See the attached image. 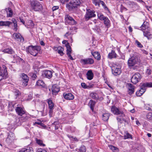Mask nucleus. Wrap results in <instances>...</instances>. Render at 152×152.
I'll list each match as a JSON object with an SVG mask.
<instances>
[{
	"label": "nucleus",
	"mask_w": 152,
	"mask_h": 152,
	"mask_svg": "<svg viewBox=\"0 0 152 152\" xmlns=\"http://www.w3.org/2000/svg\"><path fill=\"white\" fill-rule=\"evenodd\" d=\"M12 22L7 21H0V26H5L10 27V25L12 23L13 24L14 28H13L14 30L16 32L18 30V24L17 21L15 18H13L12 20Z\"/></svg>",
	"instance_id": "nucleus-1"
},
{
	"label": "nucleus",
	"mask_w": 152,
	"mask_h": 152,
	"mask_svg": "<svg viewBox=\"0 0 152 152\" xmlns=\"http://www.w3.org/2000/svg\"><path fill=\"white\" fill-rule=\"evenodd\" d=\"M40 47L39 46L31 45L27 47L26 51L35 56L38 52L40 50Z\"/></svg>",
	"instance_id": "nucleus-2"
},
{
	"label": "nucleus",
	"mask_w": 152,
	"mask_h": 152,
	"mask_svg": "<svg viewBox=\"0 0 152 152\" xmlns=\"http://www.w3.org/2000/svg\"><path fill=\"white\" fill-rule=\"evenodd\" d=\"M30 4L31 9L35 11H39L42 9V5L38 1H31Z\"/></svg>",
	"instance_id": "nucleus-3"
},
{
	"label": "nucleus",
	"mask_w": 152,
	"mask_h": 152,
	"mask_svg": "<svg viewBox=\"0 0 152 152\" xmlns=\"http://www.w3.org/2000/svg\"><path fill=\"white\" fill-rule=\"evenodd\" d=\"M140 60L139 58L136 56H133L129 58L128 61V65L130 66H132L136 64L139 63Z\"/></svg>",
	"instance_id": "nucleus-4"
},
{
	"label": "nucleus",
	"mask_w": 152,
	"mask_h": 152,
	"mask_svg": "<svg viewBox=\"0 0 152 152\" xmlns=\"http://www.w3.org/2000/svg\"><path fill=\"white\" fill-rule=\"evenodd\" d=\"M95 11L89 9H86V14L85 18L86 20H88L90 18L96 16Z\"/></svg>",
	"instance_id": "nucleus-5"
},
{
	"label": "nucleus",
	"mask_w": 152,
	"mask_h": 152,
	"mask_svg": "<svg viewBox=\"0 0 152 152\" xmlns=\"http://www.w3.org/2000/svg\"><path fill=\"white\" fill-rule=\"evenodd\" d=\"M111 111L115 115H120V116L122 117L124 116L123 112L120 109L115 106H113L112 107Z\"/></svg>",
	"instance_id": "nucleus-6"
},
{
	"label": "nucleus",
	"mask_w": 152,
	"mask_h": 152,
	"mask_svg": "<svg viewBox=\"0 0 152 152\" xmlns=\"http://www.w3.org/2000/svg\"><path fill=\"white\" fill-rule=\"evenodd\" d=\"M81 3L80 0H72L69 5L70 10H72L77 8Z\"/></svg>",
	"instance_id": "nucleus-7"
},
{
	"label": "nucleus",
	"mask_w": 152,
	"mask_h": 152,
	"mask_svg": "<svg viewBox=\"0 0 152 152\" xmlns=\"http://www.w3.org/2000/svg\"><path fill=\"white\" fill-rule=\"evenodd\" d=\"M7 73L6 66L3 65L2 67H0V76L3 79H6L7 77Z\"/></svg>",
	"instance_id": "nucleus-8"
},
{
	"label": "nucleus",
	"mask_w": 152,
	"mask_h": 152,
	"mask_svg": "<svg viewBox=\"0 0 152 152\" xmlns=\"http://www.w3.org/2000/svg\"><path fill=\"white\" fill-rule=\"evenodd\" d=\"M140 75L138 73H136L131 78V81L134 84L137 83L141 79Z\"/></svg>",
	"instance_id": "nucleus-9"
},
{
	"label": "nucleus",
	"mask_w": 152,
	"mask_h": 152,
	"mask_svg": "<svg viewBox=\"0 0 152 152\" xmlns=\"http://www.w3.org/2000/svg\"><path fill=\"white\" fill-rule=\"evenodd\" d=\"M65 19L66 23L71 25H74L76 23V22L74 19L69 15H65Z\"/></svg>",
	"instance_id": "nucleus-10"
},
{
	"label": "nucleus",
	"mask_w": 152,
	"mask_h": 152,
	"mask_svg": "<svg viewBox=\"0 0 152 152\" xmlns=\"http://www.w3.org/2000/svg\"><path fill=\"white\" fill-rule=\"evenodd\" d=\"M20 76L22 77L21 81L22 82L23 85V86H27L29 80L28 77L24 73L21 74Z\"/></svg>",
	"instance_id": "nucleus-11"
},
{
	"label": "nucleus",
	"mask_w": 152,
	"mask_h": 152,
	"mask_svg": "<svg viewBox=\"0 0 152 152\" xmlns=\"http://www.w3.org/2000/svg\"><path fill=\"white\" fill-rule=\"evenodd\" d=\"M17 113L19 116H22L26 113L25 110L23 107L18 106L15 109Z\"/></svg>",
	"instance_id": "nucleus-12"
},
{
	"label": "nucleus",
	"mask_w": 152,
	"mask_h": 152,
	"mask_svg": "<svg viewBox=\"0 0 152 152\" xmlns=\"http://www.w3.org/2000/svg\"><path fill=\"white\" fill-rule=\"evenodd\" d=\"M80 62L85 65L92 64L94 62L93 59L90 58H87L85 59H81Z\"/></svg>",
	"instance_id": "nucleus-13"
},
{
	"label": "nucleus",
	"mask_w": 152,
	"mask_h": 152,
	"mask_svg": "<svg viewBox=\"0 0 152 152\" xmlns=\"http://www.w3.org/2000/svg\"><path fill=\"white\" fill-rule=\"evenodd\" d=\"M66 46L67 48L66 53L67 55L68 56V57H69L70 59L72 60H73L74 59L71 55L72 49L69 45V43H67Z\"/></svg>",
	"instance_id": "nucleus-14"
},
{
	"label": "nucleus",
	"mask_w": 152,
	"mask_h": 152,
	"mask_svg": "<svg viewBox=\"0 0 152 152\" xmlns=\"http://www.w3.org/2000/svg\"><path fill=\"white\" fill-rule=\"evenodd\" d=\"M13 37L15 39H17V40H19L22 42L24 40V38L19 33H14L13 34Z\"/></svg>",
	"instance_id": "nucleus-15"
},
{
	"label": "nucleus",
	"mask_w": 152,
	"mask_h": 152,
	"mask_svg": "<svg viewBox=\"0 0 152 152\" xmlns=\"http://www.w3.org/2000/svg\"><path fill=\"white\" fill-rule=\"evenodd\" d=\"M112 73L115 76L120 75L121 73V70L120 69L115 67L112 68Z\"/></svg>",
	"instance_id": "nucleus-16"
},
{
	"label": "nucleus",
	"mask_w": 152,
	"mask_h": 152,
	"mask_svg": "<svg viewBox=\"0 0 152 152\" xmlns=\"http://www.w3.org/2000/svg\"><path fill=\"white\" fill-rule=\"evenodd\" d=\"M42 75L43 77L50 78L52 76V72L51 71L46 70L43 72Z\"/></svg>",
	"instance_id": "nucleus-17"
},
{
	"label": "nucleus",
	"mask_w": 152,
	"mask_h": 152,
	"mask_svg": "<svg viewBox=\"0 0 152 152\" xmlns=\"http://www.w3.org/2000/svg\"><path fill=\"white\" fill-rule=\"evenodd\" d=\"M63 96L65 99L68 100H72L74 97V95L70 93H64L63 94Z\"/></svg>",
	"instance_id": "nucleus-18"
},
{
	"label": "nucleus",
	"mask_w": 152,
	"mask_h": 152,
	"mask_svg": "<svg viewBox=\"0 0 152 152\" xmlns=\"http://www.w3.org/2000/svg\"><path fill=\"white\" fill-rule=\"evenodd\" d=\"M51 90L53 94L55 95H56L60 90L59 87L56 85H53L52 87Z\"/></svg>",
	"instance_id": "nucleus-19"
},
{
	"label": "nucleus",
	"mask_w": 152,
	"mask_h": 152,
	"mask_svg": "<svg viewBox=\"0 0 152 152\" xmlns=\"http://www.w3.org/2000/svg\"><path fill=\"white\" fill-rule=\"evenodd\" d=\"M18 152H34V151L32 147H27L21 149Z\"/></svg>",
	"instance_id": "nucleus-20"
},
{
	"label": "nucleus",
	"mask_w": 152,
	"mask_h": 152,
	"mask_svg": "<svg viewBox=\"0 0 152 152\" xmlns=\"http://www.w3.org/2000/svg\"><path fill=\"white\" fill-rule=\"evenodd\" d=\"M86 75L88 79L90 80H92L94 77V74L92 70H88L86 73Z\"/></svg>",
	"instance_id": "nucleus-21"
},
{
	"label": "nucleus",
	"mask_w": 152,
	"mask_h": 152,
	"mask_svg": "<svg viewBox=\"0 0 152 152\" xmlns=\"http://www.w3.org/2000/svg\"><path fill=\"white\" fill-rule=\"evenodd\" d=\"M92 55L94 56V58L96 59L97 60H99L101 59V56L100 53L98 52H95L94 53L91 52Z\"/></svg>",
	"instance_id": "nucleus-22"
},
{
	"label": "nucleus",
	"mask_w": 152,
	"mask_h": 152,
	"mask_svg": "<svg viewBox=\"0 0 152 152\" xmlns=\"http://www.w3.org/2000/svg\"><path fill=\"white\" fill-rule=\"evenodd\" d=\"M117 54L114 50H112L111 52L108 55V57L110 59L116 58L117 57Z\"/></svg>",
	"instance_id": "nucleus-23"
},
{
	"label": "nucleus",
	"mask_w": 152,
	"mask_h": 152,
	"mask_svg": "<svg viewBox=\"0 0 152 152\" xmlns=\"http://www.w3.org/2000/svg\"><path fill=\"white\" fill-rule=\"evenodd\" d=\"M129 91L128 93L130 95L132 94L134 92V86L131 84H129L128 86Z\"/></svg>",
	"instance_id": "nucleus-24"
},
{
	"label": "nucleus",
	"mask_w": 152,
	"mask_h": 152,
	"mask_svg": "<svg viewBox=\"0 0 152 152\" xmlns=\"http://www.w3.org/2000/svg\"><path fill=\"white\" fill-rule=\"evenodd\" d=\"M104 23L106 27L108 28L110 26V21L108 18L106 17L104 20Z\"/></svg>",
	"instance_id": "nucleus-25"
},
{
	"label": "nucleus",
	"mask_w": 152,
	"mask_h": 152,
	"mask_svg": "<svg viewBox=\"0 0 152 152\" xmlns=\"http://www.w3.org/2000/svg\"><path fill=\"white\" fill-rule=\"evenodd\" d=\"M6 11L7 13V17H11L13 15V12L10 8H8L6 9Z\"/></svg>",
	"instance_id": "nucleus-26"
},
{
	"label": "nucleus",
	"mask_w": 152,
	"mask_h": 152,
	"mask_svg": "<svg viewBox=\"0 0 152 152\" xmlns=\"http://www.w3.org/2000/svg\"><path fill=\"white\" fill-rule=\"evenodd\" d=\"M3 52L10 54H12L14 53V51L11 48L6 49L3 50Z\"/></svg>",
	"instance_id": "nucleus-27"
},
{
	"label": "nucleus",
	"mask_w": 152,
	"mask_h": 152,
	"mask_svg": "<svg viewBox=\"0 0 152 152\" xmlns=\"http://www.w3.org/2000/svg\"><path fill=\"white\" fill-rule=\"evenodd\" d=\"M90 96L92 98L95 99H98L99 98L98 94L95 92H92L90 94Z\"/></svg>",
	"instance_id": "nucleus-28"
},
{
	"label": "nucleus",
	"mask_w": 152,
	"mask_h": 152,
	"mask_svg": "<svg viewBox=\"0 0 152 152\" xmlns=\"http://www.w3.org/2000/svg\"><path fill=\"white\" fill-rule=\"evenodd\" d=\"M20 118V123H22L23 122L27 121L29 118L28 116L26 115H24Z\"/></svg>",
	"instance_id": "nucleus-29"
},
{
	"label": "nucleus",
	"mask_w": 152,
	"mask_h": 152,
	"mask_svg": "<svg viewBox=\"0 0 152 152\" xmlns=\"http://www.w3.org/2000/svg\"><path fill=\"white\" fill-rule=\"evenodd\" d=\"M109 114L108 113L103 114L102 116V120L104 121H107L109 119Z\"/></svg>",
	"instance_id": "nucleus-30"
},
{
	"label": "nucleus",
	"mask_w": 152,
	"mask_h": 152,
	"mask_svg": "<svg viewBox=\"0 0 152 152\" xmlns=\"http://www.w3.org/2000/svg\"><path fill=\"white\" fill-rule=\"evenodd\" d=\"M96 103V102L92 100H90L89 102V105L90 106L91 109L93 111L94 107Z\"/></svg>",
	"instance_id": "nucleus-31"
},
{
	"label": "nucleus",
	"mask_w": 152,
	"mask_h": 152,
	"mask_svg": "<svg viewBox=\"0 0 152 152\" xmlns=\"http://www.w3.org/2000/svg\"><path fill=\"white\" fill-rule=\"evenodd\" d=\"M64 50V49L61 46H59L57 48V51L58 53L61 56H63L64 53L63 51Z\"/></svg>",
	"instance_id": "nucleus-32"
},
{
	"label": "nucleus",
	"mask_w": 152,
	"mask_h": 152,
	"mask_svg": "<svg viewBox=\"0 0 152 152\" xmlns=\"http://www.w3.org/2000/svg\"><path fill=\"white\" fill-rule=\"evenodd\" d=\"M143 32L144 36L146 37L148 39L151 38V34L150 32L147 31H143Z\"/></svg>",
	"instance_id": "nucleus-33"
},
{
	"label": "nucleus",
	"mask_w": 152,
	"mask_h": 152,
	"mask_svg": "<svg viewBox=\"0 0 152 152\" xmlns=\"http://www.w3.org/2000/svg\"><path fill=\"white\" fill-rule=\"evenodd\" d=\"M101 4L103 8L105 10L108 11L109 9L107 7L106 4L102 0L100 1L99 2V7H100V4Z\"/></svg>",
	"instance_id": "nucleus-34"
},
{
	"label": "nucleus",
	"mask_w": 152,
	"mask_h": 152,
	"mask_svg": "<svg viewBox=\"0 0 152 152\" xmlns=\"http://www.w3.org/2000/svg\"><path fill=\"white\" fill-rule=\"evenodd\" d=\"M48 103L49 105V109L53 108V102L52 100L50 99H48Z\"/></svg>",
	"instance_id": "nucleus-35"
},
{
	"label": "nucleus",
	"mask_w": 152,
	"mask_h": 152,
	"mask_svg": "<svg viewBox=\"0 0 152 152\" xmlns=\"http://www.w3.org/2000/svg\"><path fill=\"white\" fill-rule=\"evenodd\" d=\"M123 117H121V118H119V117H117L116 118L117 121L120 124L123 123V121H124L125 122H126V120L124 118H123Z\"/></svg>",
	"instance_id": "nucleus-36"
},
{
	"label": "nucleus",
	"mask_w": 152,
	"mask_h": 152,
	"mask_svg": "<svg viewBox=\"0 0 152 152\" xmlns=\"http://www.w3.org/2000/svg\"><path fill=\"white\" fill-rule=\"evenodd\" d=\"M148 22L144 21L141 27L142 30H145L148 27Z\"/></svg>",
	"instance_id": "nucleus-37"
},
{
	"label": "nucleus",
	"mask_w": 152,
	"mask_h": 152,
	"mask_svg": "<svg viewBox=\"0 0 152 152\" xmlns=\"http://www.w3.org/2000/svg\"><path fill=\"white\" fill-rule=\"evenodd\" d=\"M100 0H92V3L96 6L99 7V2Z\"/></svg>",
	"instance_id": "nucleus-38"
},
{
	"label": "nucleus",
	"mask_w": 152,
	"mask_h": 152,
	"mask_svg": "<svg viewBox=\"0 0 152 152\" xmlns=\"http://www.w3.org/2000/svg\"><path fill=\"white\" fill-rule=\"evenodd\" d=\"M36 85L38 86H43L44 85V83L42 80H39L37 81Z\"/></svg>",
	"instance_id": "nucleus-39"
},
{
	"label": "nucleus",
	"mask_w": 152,
	"mask_h": 152,
	"mask_svg": "<svg viewBox=\"0 0 152 152\" xmlns=\"http://www.w3.org/2000/svg\"><path fill=\"white\" fill-rule=\"evenodd\" d=\"M36 141L37 143L39 145L43 147H44L45 146V144H43V142L42 140L36 139Z\"/></svg>",
	"instance_id": "nucleus-40"
},
{
	"label": "nucleus",
	"mask_w": 152,
	"mask_h": 152,
	"mask_svg": "<svg viewBox=\"0 0 152 152\" xmlns=\"http://www.w3.org/2000/svg\"><path fill=\"white\" fill-rule=\"evenodd\" d=\"M97 16L99 19L101 20H104L107 17H105L103 15L101 14H98Z\"/></svg>",
	"instance_id": "nucleus-41"
},
{
	"label": "nucleus",
	"mask_w": 152,
	"mask_h": 152,
	"mask_svg": "<svg viewBox=\"0 0 152 152\" xmlns=\"http://www.w3.org/2000/svg\"><path fill=\"white\" fill-rule=\"evenodd\" d=\"M86 149L85 147L83 145H82L79 149V152H86Z\"/></svg>",
	"instance_id": "nucleus-42"
},
{
	"label": "nucleus",
	"mask_w": 152,
	"mask_h": 152,
	"mask_svg": "<svg viewBox=\"0 0 152 152\" xmlns=\"http://www.w3.org/2000/svg\"><path fill=\"white\" fill-rule=\"evenodd\" d=\"M132 136L128 132H127L124 135V139H126L128 138H132Z\"/></svg>",
	"instance_id": "nucleus-43"
},
{
	"label": "nucleus",
	"mask_w": 152,
	"mask_h": 152,
	"mask_svg": "<svg viewBox=\"0 0 152 152\" xmlns=\"http://www.w3.org/2000/svg\"><path fill=\"white\" fill-rule=\"evenodd\" d=\"M147 118L149 120V121L152 122V113H148L147 115Z\"/></svg>",
	"instance_id": "nucleus-44"
},
{
	"label": "nucleus",
	"mask_w": 152,
	"mask_h": 152,
	"mask_svg": "<svg viewBox=\"0 0 152 152\" xmlns=\"http://www.w3.org/2000/svg\"><path fill=\"white\" fill-rule=\"evenodd\" d=\"M148 87L147 86H143V83L139 91L140 92L143 94L145 91V87Z\"/></svg>",
	"instance_id": "nucleus-45"
},
{
	"label": "nucleus",
	"mask_w": 152,
	"mask_h": 152,
	"mask_svg": "<svg viewBox=\"0 0 152 152\" xmlns=\"http://www.w3.org/2000/svg\"><path fill=\"white\" fill-rule=\"evenodd\" d=\"M108 147L111 150L113 151H116L118 150V149L117 148L111 145H109Z\"/></svg>",
	"instance_id": "nucleus-46"
},
{
	"label": "nucleus",
	"mask_w": 152,
	"mask_h": 152,
	"mask_svg": "<svg viewBox=\"0 0 152 152\" xmlns=\"http://www.w3.org/2000/svg\"><path fill=\"white\" fill-rule=\"evenodd\" d=\"M135 43L138 47L140 48H142L143 47V45L138 40H136L135 41Z\"/></svg>",
	"instance_id": "nucleus-47"
},
{
	"label": "nucleus",
	"mask_w": 152,
	"mask_h": 152,
	"mask_svg": "<svg viewBox=\"0 0 152 152\" xmlns=\"http://www.w3.org/2000/svg\"><path fill=\"white\" fill-rule=\"evenodd\" d=\"M144 86H147L148 87H152V83H143Z\"/></svg>",
	"instance_id": "nucleus-48"
},
{
	"label": "nucleus",
	"mask_w": 152,
	"mask_h": 152,
	"mask_svg": "<svg viewBox=\"0 0 152 152\" xmlns=\"http://www.w3.org/2000/svg\"><path fill=\"white\" fill-rule=\"evenodd\" d=\"M30 76H31V78L33 79V80H34L37 77L36 73H31Z\"/></svg>",
	"instance_id": "nucleus-49"
},
{
	"label": "nucleus",
	"mask_w": 152,
	"mask_h": 152,
	"mask_svg": "<svg viewBox=\"0 0 152 152\" xmlns=\"http://www.w3.org/2000/svg\"><path fill=\"white\" fill-rule=\"evenodd\" d=\"M53 108H50L49 112V115L50 117L52 116L53 112Z\"/></svg>",
	"instance_id": "nucleus-50"
},
{
	"label": "nucleus",
	"mask_w": 152,
	"mask_h": 152,
	"mask_svg": "<svg viewBox=\"0 0 152 152\" xmlns=\"http://www.w3.org/2000/svg\"><path fill=\"white\" fill-rule=\"evenodd\" d=\"M28 24L31 27H33L34 26V23L31 20H30L28 22Z\"/></svg>",
	"instance_id": "nucleus-51"
},
{
	"label": "nucleus",
	"mask_w": 152,
	"mask_h": 152,
	"mask_svg": "<svg viewBox=\"0 0 152 152\" xmlns=\"http://www.w3.org/2000/svg\"><path fill=\"white\" fill-rule=\"evenodd\" d=\"M81 86L83 88H88V86L84 83H81Z\"/></svg>",
	"instance_id": "nucleus-52"
},
{
	"label": "nucleus",
	"mask_w": 152,
	"mask_h": 152,
	"mask_svg": "<svg viewBox=\"0 0 152 152\" xmlns=\"http://www.w3.org/2000/svg\"><path fill=\"white\" fill-rule=\"evenodd\" d=\"M38 124L40 125L41 126H43L44 124L41 122H35V123H34V125H35L36 124Z\"/></svg>",
	"instance_id": "nucleus-53"
},
{
	"label": "nucleus",
	"mask_w": 152,
	"mask_h": 152,
	"mask_svg": "<svg viewBox=\"0 0 152 152\" xmlns=\"http://www.w3.org/2000/svg\"><path fill=\"white\" fill-rule=\"evenodd\" d=\"M142 94V93L140 92L139 91H137L136 92V94L137 96H141Z\"/></svg>",
	"instance_id": "nucleus-54"
},
{
	"label": "nucleus",
	"mask_w": 152,
	"mask_h": 152,
	"mask_svg": "<svg viewBox=\"0 0 152 152\" xmlns=\"http://www.w3.org/2000/svg\"><path fill=\"white\" fill-rule=\"evenodd\" d=\"M146 73L148 75H150L151 74V70L149 69H147L146 71Z\"/></svg>",
	"instance_id": "nucleus-55"
},
{
	"label": "nucleus",
	"mask_w": 152,
	"mask_h": 152,
	"mask_svg": "<svg viewBox=\"0 0 152 152\" xmlns=\"http://www.w3.org/2000/svg\"><path fill=\"white\" fill-rule=\"evenodd\" d=\"M59 7L57 6H54L52 8V10L53 11L56 10L58 9Z\"/></svg>",
	"instance_id": "nucleus-56"
},
{
	"label": "nucleus",
	"mask_w": 152,
	"mask_h": 152,
	"mask_svg": "<svg viewBox=\"0 0 152 152\" xmlns=\"http://www.w3.org/2000/svg\"><path fill=\"white\" fill-rule=\"evenodd\" d=\"M37 152H47V151L44 149H38Z\"/></svg>",
	"instance_id": "nucleus-57"
},
{
	"label": "nucleus",
	"mask_w": 152,
	"mask_h": 152,
	"mask_svg": "<svg viewBox=\"0 0 152 152\" xmlns=\"http://www.w3.org/2000/svg\"><path fill=\"white\" fill-rule=\"evenodd\" d=\"M20 122V118H16V119L15 122L16 123H18L19 122Z\"/></svg>",
	"instance_id": "nucleus-58"
},
{
	"label": "nucleus",
	"mask_w": 152,
	"mask_h": 152,
	"mask_svg": "<svg viewBox=\"0 0 152 152\" xmlns=\"http://www.w3.org/2000/svg\"><path fill=\"white\" fill-rule=\"evenodd\" d=\"M141 51H142V52L143 53H144V54H148V53L147 52V51H146L145 50L142 49H141Z\"/></svg>",
	"instance_id": "nucleus-59"
},
{
	"label": "nucleus",
	"mask_w": 152,
	"mask_h": 152,
	"mask_svg": "<svg viewBox=\"0 0 152 152\" xmlns=\"http://www.w3.org/2000/svg\"><path fill=\"white\" fill-rule=\"evenodd\" d=\"M44 108H45V107H43V109L40 112L42 113V116H44L45 115L44 114Z\"/></svg>",
	"instance_id": "nucleus-60"
},
{
	"label": "nucleus",
	"mask_w": 152,
	"mask_h": 152,
	"mask_svg": "<svg viewBox=\"0 0 152 152\" xmlns=\"http://www.w3.org/2000/svg\"><path fill=\"white\" fill-rule=\"evenodd\" d=\"M70 33L67 32L66 33V34H65L64 36L66 37H67L70 34Z\"/></svg>",
	"instance_id": "nucleus-61"
},
{
	"label": "nucleus",
	"mask_w": 152,
	"mask_h": 152,
	"mask_svg": "<svg viewBox=\"0 0 152 152\" xmlns=\"http://www.w3.org/2000/svg\"><path fill=\"white\" fill-rule=\"evenodd\" d=\"M20 22H21L22 23H23V25H25V21L23 19L20 18Z\"/></svg>",
	"instance_id": "nucleus-62"
},
{
	"label": "nucleus",
	"mask_w": 152,
	"mask_h": 152,
	"mask_svg": "<svg viewBox=\"0 0 152 152\" xmlns=\"http://www.w3.org/2000/svg\"><path fill=\"white\" fill-rule=\"evenodd\" d=\"M40 45L42 46H44L45 45V43L43 42V41H41L40 42Z\"/></svg>",
	"instance_id": "nucleus-63"
},
{
	"label": "nucleus",
	"mask_w": 152,
	"mask_h": 152,
	"mask_svg": "<svg viewBox=\"0 0 152 152\" xmlns=\"http://www.w3.org/2000/svg\"><path fill=\"white\" fill-rule=\"evenodd\" d=\"M58 122L55 121L52 123V125H55V126H56V125H57L58 124Z\"/></svg>",
	"instance_id": "nucleus-64"
}]
</instances>
